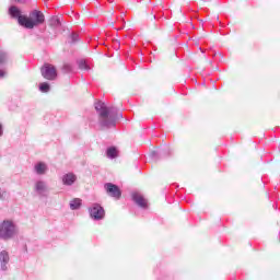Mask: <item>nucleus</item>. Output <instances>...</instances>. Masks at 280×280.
<instances>
[{
  "instance_id": "1",
  "label": "nucleus",
  "mask_w": 280,
  "mask_h": 280,
  "mask_svg": "<svg viewBox=\"0 0 280 280\" xmlns=\"http://www.w3.org/2000/svg\"><path fill=\"white\" fill-rule=\"evenodd\" d=\"M96 113L100 115V124L103 128H115L117 119L124 115L115 106H106V103L98 101L94 104Z\"/></svg>"
},
{
  "instance_id": "2",
  "label": "nucleus",
  "mask_w": 280,
  "mask_h": 280,
  "mask_svg": "<svg viewBox=\"0 0 280 280\" xmlns=\"http://www.w3.org/2000/svg\"><path fill=\"white\" fill-rule=\"evenodd\" d=\"M19 223L12 219H5L0 222V240L2 242H10L19 235Z\"/></svg>"
},
{
  "instance_id": "3",
  "label": "nucleus",
  "mask_w": 280,
  "mask_h": 280,
  "mask_svg": "<svg viewBox=\"0 0 280 280\" xmlns=\"http://www.w3.org/2000/svg\"><path fill=\"white\" fill-rule=\"evenodd\" d=\"M43 23H45V14L38 10L31 12L28 18L20 19V25L26 30H34V27L43 25Z\"/></svg>"
},
{
  "instance_id": "4",
  "label": "nucleus",
  "mask_w": 280,
  "mask_h": 280,
  "mask_svg": "<svg viewBox=\"0 0 280 280\" xmlns=\"http://www.w3.org/2000/svg\"><path fill=\"white\" fill-rule=\"evenodd\" d=\"M88 211L90 218L94 220V222H100V220H104V218H106V211L100 203H92V207H90Z\"/></svg>"
},
{
  "instance_id": "5",
  "label": "nucleus",
  "mask_w": 280,
  "mask_h": 280,
  "mask_svg": "<svg viewBox=\"0 0 280 280\" xmlns=\"http://www.w3.org/2000/svg\"><path fill=\"white\" fill-rule=\"evenodd\" d=\"M40 73L45 80H56L58 78V71L51 63H45L40 69Z\"/></svg>"
},
{
  "instance_id": "6",
  "label": "nucleus",
  "mask_w": 280,
  "mask_h": 280,
  "mask_svg": "<svg viewBox=\"0 0 280 280\" xmlns=\"http://www.w3.org/2000/svg\"><path fill=\"white\" fill-rule=\"evenodd\" d=\"M34 191L40 198H47V195L49 194V185L43 179H37L34 183Z\"/></svg>"
},
{
  "instance_id": "7",
  "label": "nucleus",
  "mask_w": 280,
  "mask_h": 280,
  "mask_svg": "<svg viewBox=\"0 0 280 280\" xmlns=\"http://www.w3.org/2000/svg\"><path fill=\"white\" fill-rule=\"evenodd\" d=\"M106 192L112 198H115L116 200H119L121 198V190L119 189L118 185H115L113 183H107L104 185Z\"/></svg>"
},
{
  "instance_id": "8",
  "label": "nucleus",
  "mask_w": 280,
  "mask_h": 280,
  "mask_svg": "<svg viewBox=\"0 0 280 280\" xmlns=\"http://www.w3.org/2000/svg\"><path fill=\"white\" fill-rule=\"evenodd\" d=\"M0 270L1 272L10 270V253L5 249L0 252Z\"/></svg>"
},
{
  "instance_id": "9",
  "label": "nucleus",
  "mask_w": 280,
  "mask_h": 280,
  "mask_svg": "<svg viewBox=\"0 0 280 280\" xmlns=\"http://www.w3.org/2000/svg\"><path fill=\"white\" fill-rule=\"evenodd\" d=\"M132 200L137 207H140V209H148V199L143 197V195L139 192L132 194Z\"/></svg>"
},
{
  "instance_id": "10",
  "label": "nucleus",
  "mask_w": 280,
  "mask_h": 280,
  "mask_svg": "<svg viewBox=\"0 0 280 280\" xmlns=\"http://www.w3.org/2000/svg\"><path fill=\"white\" fill-rule=\"evenodd\" d=\"M33 172L37 174V176H45V174L49 172V166H47V163L45 162H37L34 165Z\"/></svg>"
},
{
  "instance_id": "11",
  "label": "nucleus",
  "mask_w": 280,
  "mask_h": 280,
  "mask_svg": "<svg viewBox=\"0 0 280 280\" xmlns=\"http://www.w3.org/2000/svg\"><path fill=\"white\" fill-rule=\"evenodd\" d=\"M61 180L66 187H71L78 180V176L73 173H67L62 176Z\"/></svg>"
},
{
  "instance_id": "12",
  "label": "nucleus",
  "mask_w": 280,
  "mask_h": 280,
  "mask_svg": "<svg viewBox=\"0 0 280 280\" xmlns=\"http://www.w3.org/2000/svg\"><path fill=\"white\" fill-rule=\"evenodd\" d=\"M9 14L13 19H18L19 25H21V19H26L25 15H21V10H19V8H16L15 5H12L9 8Z\"/></svg>"
},
{
  "instance_id": "13",
  "label": "nucleus",
  "mask_w": 280,
  "mask_h": 280,
  "mask_svg": "<svg viewBox=\"0 0 280 280\" xmlns=\"http://www.w3.org/2000/svg\"><path fill=\"white\" fill-rule=\"evenodd\" d=\"M12 60L10 52L5 50H0V67H5Z\"/></svg>"
},
{
  "instance_id": "14",
  "label": "nucleus",
  "mask_w": 280,
  "mask_h": 280,
  "mask_svg": "<svg viewBox=\"0 0 280 280\" xmlns=\"http://www.w3.org/2000/svg\"><path fill=\"white\" fill-rule=\"evenodd\" d=\"M106 156L107 159H117V156H119V151H117V148L115 147H109L106 150Z\"/></svg>"
},
{
  "instance_id": "15",
  "label": "nucleus",
  "mask_w": 280,
  "mask_h": 280,
  "mask_svg": "<svg viewBox=\"0 0 280 280\" xmlns=\"http://www.w3.org/2000/svg\"><path fill=\"white\" fill-rule=\"evenodd\" d=\"M80 207H82V199L74 198L70 201L71 211H77V209H80Z\"/></svg>"
},
{
  "instance_id": "16",
  "label": "nucleus",
  "mask_w": 280,
  "mask_h": 280,
  "mask_svg": "<svg viewBox=\"0 0 280 280\" xmlns=\"http://www.w3.org/2000/svg\"><path fill=\"white\" fill-rule=\"evenodd\" d=\"M78 67L81 71H91V66L84 59L78 61Z\"/></svg>"
},
{
  "instance_id": "17",
  "label": "nucleus",
  "mask_w": 280,
  "mask_h": 280,
  "mask_svg": "<svg viewBox=\"0 0 280 280\" xmlns=\"http://www.w3.org/2000/svg\"><path fill=\"white\" fill-rule=\"evenodd\" d=\"M50 90H51V86L49 85V83L44 82L39 84V91L42 93H49Z\"/></svg>"
},
{
  "instance_id": "18",
  "label": "nucleus",
  "mask_w": 280,
  "mask_h": 280,
  "mask_svg": "<svg viewBox=\"0 0 280 280\" xmlns=\"http://www.w3.org/2000/svg\"><path fill=\"white\" fill-rule=\"evenodd\" d=\"M50 25L52 27H60V19L58 16H54L50 19Z\"/></svg>"
},
{
  "instance_id": "19",
  "label": "nucleus",
  "mask_w": 280,
  "mask_h": 280,
  "mask_svg": "<svg viewBox=\"0 0 280 280\" xmlns=\"http://www.w3.org/2000/svg\"><path fill=\"white\" fill-rule=\"evenodd\" d=\"M62 69L65 73H71V71H73V66L71 63H65Z\"/></svg>"
},
{
  "instance_id": "20",
  "label": "nucleus",
  "mask_w": 280,
  "mask_h": 280,
  "mask_svg": "<svg viewBox=\"0 0 280 280\" xmlns=\"http://www.w3.org/2000/svg\"><path fill=\"white\" fill-rule=\"evenodd\" d=\"M0 200H8V191L0 189Z\"/></svg>"
},
{
  "instance_id": "21",
  "label": "nucleus",
  "mask_w": 280,
  "mask_h": 280,
  "mask_svg": "<svg viewBox=\"0 0 280 280\" xmlns=\"http://www.w3.org/2000/svg\"><path fill=\"white\" fill-rule=\"evenodd\" d=\"M8 77V71L5 69L0 68V80H3V78Z\"/></svg>"
},
{
  "instance_id": "22",
  "label": "nucleus",
  "mask_w": 280,
  "mask_h": 280,
  "mask_svg": "<svg viewBox=\"0 0 280 280\" xmlns=\"http://www.w3.org/2000/svg\"><path fill=\"white\" fill-rule=\"evenodd\" d=\"M70 38H71V43H78L79 35L75 34V33H72L71 36H70Z\"/></svg>"
},
{
  "instance_id": "23",
  "label": "nucleus",
  "mask_w": 280,
  "mask_h": 280,
  "mask_svg": "<svg viewBox=\"0 0 280 280\" xmlns=\"http://www.w3.org/2000/svg\"><path fill=\"white\" fill-rule=\"evenodd\" d=\"M0 137H3V125L0 124Z\"/></svg>"
},
{
  "instance_id": "24",
  "label": "nucleus",
  "mask_w": 280,
  "mask_h": 280,
  "mask_svg": "<svg viewBox=\"0 0 280 280\" xmlns=\"http://www.w3.org/2000/svg\"><path fill=\"white\" fill-rule=\"evenodd\" d=\"M15 3H25L27 0H13Z\"/></svg>"
}]
</instances>
